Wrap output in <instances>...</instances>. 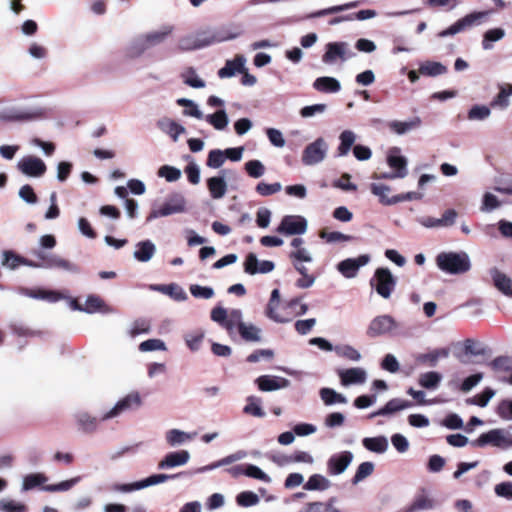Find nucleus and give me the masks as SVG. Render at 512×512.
Listing matches in <instances>:
<instances>
[{"label": "nucleus", "instance_id": "obj_4", "mask_svg": "<svg viewBox=\"0 0 512 512\" xmlns=\"http://www.w3.org/2000/svg\"><path fill=\"white\" fill-rule=\"evenodd\" d=\"M236 35L224 29L218 30H200L194 35L192 49L203 48L212 44L220 43L233 39Z\"/></svg>", "mask_w": 512, "mask_h": 512}, {"label": "nucleus", "instance_id": "obj_42", "mask_svg": "<svg viewBox=\"0 0 512 512\" xmlns=\"http://www.w3.org/2000/svg\"><path fill=\"white\" fill-rule=\"evenodd\" d=\"M320 397L325 405H333L335 403H346L345 396L336 392L332 388H322L320 390Z\"/></svg>", "mask_w": 512, "mask_h": 512}, {"label": "nucleus", "instance_id": "obj_59", "mask_svg": "<svg viewBox=\"0 0 512 512\" xmlns=\"http://www.w3.org/2000/svg\"><path fill=\"white\" fill-rule=\"evenodd\" d=\"M158 176L164 177L168 182H174L181 177V171L173 166L163 165L158 170Z\"/></svg>", "mask_w": 512, "mask_h": 512}, {"label": "nucleus", "instance_id": "obj_12", "mask_svg": "<svg viewBox=\"0 0 512 512\" xmlns=\"http://www.w3.org/2000/svg\"><path fill=\"white\" fill-rule=\"evenodd\" d=\"M397 327L394 318L390 315H381L375 317L369 324L367 329V335L371 338H375L386 333L391 332Z\"/></svg>", "mask_w": 512, "mask_h": 512}, {"label": "nucleus", "instance_id": "obj_16", "mask_svg": "<svg viewBox=\"0 0 512 512\" xmlns=\"http://www.w3.org/2000/svg\"><path fill=\"white\" fill-rule=\"evenodd\" d=\"M369 261V255L363 254L357 258H347L341 261L337 268L344 277L353 278L357 275L359 268L365 266Z\"/></svg>", "mask_w": 512, "mask_h": 512}, {"label": "nucleus", "instance_id": "obj_2", "mask_svg": "<svg viewBox=\"0 0 512 512\" xmlns=\"http://www.w3.org/2000/svg\"><path fill=\"white\" fill-rule=\"evenodd\" d=\"M440 270L449 274H463L470 270L471 263L465 252H442L436 257Z\"/></svg>", "mask_w": 512, "mask_h": 512}, {"label": "nucleus", "instance_id": "obj_47", "mask_svg": "<svg viewBox=\"0 0 512 512\" xmlns=\"http://www.w3.org/2000/svg\"><path fill=\"white\" fill-rule=\"evenodd\" d=\"M156 290L169 295L175 300H184L186 299V294L184 290L175 283L168 284V285H159L155 288Z\"/></svg>", "mask_w": 512, "mask_h": 512}, {"label": "nucleus", "instance_id": "obj_51", "mask_svg": "<svg viewBox=\"0 0 512 512\" xmlns=\"http://www.w3.org/2000/svg\"><path fill=\"white\" fill-rule=\"evenodd\" d=\"M359 5V1H353L342 5H336L329 8L319 10L311 15V17H322L325 15L335 14L341 11H345L351 8H355Z\"/></svg>", "mask_w": 512, "mask_h": 512}, {"label": "nucleus", "instance_id": "obj_45", "mask_svg": "<svg viewBox=\"0 0 512 512\" xmlns=\"http://www.w3.org/2000/svg\"><path fill=\"white\" fill-rule=\"evenodd\" d=\"M242 323L243 320L241 311L238 309H234L228 314L222 327H224L229 334H232L235 329L238 330Z\"/></svg>", "mask_w": 512, "mask_h": 512}, {"label": "nucleus", "instance_id": "obj_20", "mask_svg": "<svg viewBox=\"0 0 512 512\" xmlns=\"http://www.w3.org/2000/svg\"><path fill=\"white\" fill-rule=\"evenodd\" d=\"M289 380L279 376L263 375L258 377V389L261 391H274L286 388Z\"/></svg>", "mask_w": 512, "mask_h": 512}, {"label": "nucleus", "instance_id": "obj_36", "mask_svg": "<svg viewBox=\"0 0 512 512\" xmlns=\"http://www.w3.org/2000/svg\"><path fill=\"white\" fill-rule=\"evenodd\" d=\"M155 250V245L150 240L141 241L137 244L134 257L140 262H147L153 257Z\"/></svg>", "mask_w": 512, "mask_h": 512}, {"label": "nucleus", "instance_id": "obj_48", "mask_svg": "<svg viewBox=\"0 0 512 512\" xmlns=\"http://www.w3.org/2000/svg\"><path fill=\"white\" fill-rule=\"evenodd\" d=\"M206 121L217 130H223L228 124L227 114L224 110H218L213 114L207 115Z\"/></svg>", "mask_w": 512, "mask_h": 512}, {"label": "nucleus", "instance_id": "obj_30", "mask_svg": "<svg viewBox=\"0 0 512 512\" xmlns=\"http://www.w3.org/2000/svg\"><path fill=\"white\" fill-rule=\"evenodd\" d=\"M433 507L434 500L422 493L417 495L409 506L401 509L399 512H418L421 510H429Z\"/></svg>", "mask_w": 512, "mask_h": 512}, {"label": "nucleus", "instance_id": "obj_28", "mask_svg": "<svg viewBox=\"0 0 512 512\" xmlns=\"http://www.w3.org/2000/svg\"><path fill=\"white\" fill-rule=\"evenodd\" d=\"M313 88L322 93H336L340 91L339 81L333 77H319L313 83Z\"/></svg>", "mask_w": 512, "mask_h": 512}, {"label": "nucleus", "instance_id": "obj_35", "mask_svg": "<svg viewBox=\"0 0 512 512\" xmlns=\"http://www.w3.org/2000/svg\"><path fill=\"white\" fill-rule=\"evenodd\" d=\"M512 95V84L500 85L499 93L493 98L491 107H499L501 109L509 106V96Z\"/></svg>", "mask_w": 512, "mask_h": 512}, {"label": "nucleus", "instance_id": "obj_15", "mask_svg": "<svg viewBox=\"0 0 512 512\" xmlns=\"http://www.w3.org/2000/svg\"><path fill=\"white\" fill-rule=\"evenodd\" d=\"M324 157L325 142L322 138H318L304 149L302 162L306 165H314L322 161Z\"/></svg>", "mask_w": 512, "mask_h": 512}, {"label": "nucleus", "instance_id": "obj_38", "mask_svg": "<svg viewBox=\"0 0 512 512\" xmlns=\"http://www.w3.org/2000/svg\"><path fill=\"white\" fill-rule=\"evenodd\" d=\"M329 487L330 481L321 474L311 475L308 481L303 485V488L308 491H324Z\"/></svg>", "mask_w": 512, "mask_h": 512}, {"label": "nucleus", "instance_id": "obj_9", "mask_svg": "<svg viewBox=\"0 0 512 512\" xmlns=\"http://www.w3.org/2000/svg\"><path fill=\"white\" fill-rule=\"evenodd\" d=\"M185 211V200L182 196H176L167 202H165L158 209H152L147 216V221H152L153 219L159 217H165L176 213H181Z\"/></svg>", "mask_w": 512, "mask_h": 512}, {"label": "nucleus", "instance_id": "obj_26", "mask_svg": "<svg viewBox=\"0 0 512 512\" xmlns=\"http://www.w3.org/2000/svg\"><path fill=\"white\" fill-rule=\"evenodd\" d=\"M297 512H341L334 506V500L305 503Z\"/></svg>", "mask_w": 512, "mask_h": 512}, {"label": "nucleus", "instance_id": "obj_62", "mask_svg": "<svg viewBox=\"0 0 512 512\" xmlns=\"http://www.w3.org/2000/svg\"><path fill=\"white\" fill-rule=\"evenodd\" d=\"M494 395L495 391L487 387L481 393L475 395L472 398L471 403L480 407H485Z\"/></svg>", "mask_w": 512, "mask_h": 512}, {"label": "nucleus", "instance_id": "obj_32", "mask_svg": "<svg viewBox=\"0 0 512 512\" xmlns=\"http://www.w3.org/2000/svg\"><path fill=\"white\" fill-rule=\"evenodd\" d=\"M77 424L79 426V429L82 430L84 433H92L96 431L98 424L101 420L91 416L90 414L83 412L79 413L76 416Z\"/></svg>", "mask_w": 512, "mask_h": 512}, {"label": "nucleus", "instance_id": "obj_49", "mask_svg": "<svg viewBox=\"0 0 512 512\" xmlns=\"http://www.w3.org/2000/svg\"><path fill=\"white\" fill-rule=\"evenodd\" d=\"M341 143L338 147L339 155L344 156L348 154L352 145L355 142V134L350 130H345L340 135Z\"/></svg>", "mask_w": 512, "mask_h": 512}, {"label": "nucleus", "instance_id": "obj_17", "mask_svg": "<svg viewBox=\"0 0 512 512\" xmlns=\"http://www.w3.org/2000/svg\"><path fill=\"white\" fill-rule=\"evenodd\" d=\"M353 459L350 451H343L332 455L327 462V469L331 475H339L343 473Z\"/></svg>", "mask_w": 512, "mask_h": 512}, {"label": "nucleus", "instance_id": "obj_44", "mask_svg": "<svg viewBox=\"0 0 512 512\" xmlns=\"http://www.w3.org/2000/svg\"><path fill=\"white\" fill-rule=\"evenodd\" d=\"M226 472L234 478L246 475L251 478H256V466L239 464L226 469Z\"/></svg>", "mask_w": 512, "mask_h": 512}, {"label": "nucleus", "instance_id": "obj_21", "mask_svg": "<svg viewBox=\"0 0 512 512\" xmlns=\"http://www.w3.org/2000/svg\"><path fill=\"white\" fill-rule=\"evenodd\" d=\"M275 461L281 465H290L294 463H307L312 464L313 463V457L305 451H294L290 454H280L275 458Z\"/></svg>", "mask_w": 512, "mask_h": 512}, {"label": "nucleus", "instance_id": "obj_14", "mask_svg": "<svg viewBox=\"0 0 512 512\" xmlns=\"http://www.w3.org/2000/svg\"><path fill=\"white\" fill-rule=\"evenodd\" d=\"M492 445L495 447L512 446V439H507L502 430L493 429L486 433L481 434L476 440L472 442L473 446L483 447L485 445Z\"/></svg>", "mask_w": 512, "mask_h": 512}, {"label": "nucleus", "instance_id": "obj_33", "mask_svg": "<svg viewBox=\"0 0 512 512\" xmlns=\"http://www.w3.org/2000/svg\"><path fill=\"white\" fill-rule=\"evenodd\" d=\"M3 265H6V266L10 267L11 269H15V268H17L20 265H27V266L35 267V268H39V266H40V265H38L37 263H35V262L31 261V260H28V259H26L24 257L19 256V255H16L12 251H5L4 252Z\"/></svg>", "mask_w": 512, "mask_h": 512}, {"label": "nucleus", "instance_id": "obj_61", "mask_svg": "<svg viewBox=\"0 0 512 512\" xmlns=\"http://www.w3.org/2000/svg\"><path fill=\"white\" fill-rule=\"evenodd\" d=\"M491 111L487 106L474 105L468 111L469 120H484L490 115Z\"/></svg>", "mask_w": 512, "mask_h": 512}, {"label": "nucleus", "instance_id": "obj_24", "mask_svg": "<svg viewBox=\"0 0 512 512\" xmlns=\"http://www.w3.org/2000/svg\"><path fill=\"white\" fill-rule=\"evenodd\" d=\"M343 385L361 384L366 380V373L362 368H349L339 373Z\"/></svg>", "mask_w": 512, "mask_h": 512}, {"label": "nucleus", "instance_id": "obj_11", "mask_svg": "<svg viewBox=\"0 0 512 512\" xmlns=\"http://www.w3.org/2000/svg\"><path fill=\"white\" fill-rule=\"evenodd\" d=\"M299 297L293 298L284 304H279L276 309L268 310V317L280 323H286L295 318L294 309L298 306Z\"/></svg>", "mask_w": 512, "mask_h": 512}, {"label": "nucleus", "instance_id": "obj_27", "mask_svg": "<svg viewBox=\"0 0 512 512\" xmlns=\"http://www.w3.org/2000/svg\"><path fill=\"white\" fill-rule=\"evenodd\" d=\"M449 355V349L439 348L428 353L419 354L416 357V362L419 364H425L430 367H435L440 358H446Z\"/></svg>", "mask_w": 512, "mask_h": 512}, {"label": "nucleus", "instance_id": "obj_29", "mask_svg": "<svg viewBox=\"0 0 512 512\" xmlns=\"http://www.w3.org/2000/svg\"><path fill=\"white\" fill-rule=\"evenodd\" d=\"M370 190L375 196L379 197V202L383 205H393L397 203V195L388 197L391 188L385 184L372 183Z\"/></svg>", "mask_w": 512, "mask_h": 512}, {"label": "nucleus", "instance_id": "obj_31", "mask_svg": "<svg viewBox=\"0 0 512 512\" xmlns=\"http://www.w3.org/2000/svg\"><path fill=\"white\" fill-rule=\"evenodd\" d=\"M422 121L419 117H414L409 121H392L388 124L391 131L398 135L405 134L413 129L420 127Z\"/></svg>", "mask_w": 512, "mask_h": 512}, {"label": "nucleus", "instance_id": "obj_22", "mask_svg": "<svg viewBox=\"0 0 512 512\" xmlns=\"http://www.w3.org/2000/svg\"><path fill=\"white\" fill-rule=\"evenodd\" d=\"M245 59L241 55H236L233 60H227L225 66L218 71L220 78H228L234 76L236 73H243Z\"/></svg>", "mask_w": 512, "mask_h": 512}, {"label": "nucleus", "instance_id": "obj_54", "mask_svg": "<svg viewBox=\"0 0 512 512\" xmlns=\"http://www.w3.org/2000/svg\"><path fill=\"white\" fill-rule=\"evenodd\" d=\"M493 371H511L512 372V358L509 356H498L488 364Z\"/></svg>", "mask_w": 512, "mask_h": 512}, {"label": "nucleus", "instance_id": "obj_46", "mask_svg": "<svg viewBox=\"0 0 512 512\" xmlns=\"http://www.w3.org/2000/svg\"><path fill=\"white\" fill-rule=\"evenodd\" d=\"M387 162L389 166L396 171L397 177L402 178L407 174V161L405 157L390 155L388 156Z\"/></svg>", "mask_w": 512, "mask_h": 512}, {"label": "nucleus", "instance_id": "obj_1", "mask_svg": "<svg viewBox=\"0 0 512 512\" xmlns=\"http://www.w3.org/2000/svg\"><path fill=\"white\" fill-rule=\"evenodd\" d=\"M303 243L304 241L302 238H293L291 246L296 249L289 253V259L293 267L302 276L296 281V286L302 289L311 287L316 279L314 275L308 273V269L303 264V262H312L310 252L306 248L302 247Z\"/></svg>", "mask_w": 512, "mask_h": 512}, {"label": "nucleus", "instance_id": "obj_8", "mask_svg": "<svg viewBox=\"0 0 512 512\" xmlns=\"http://www.w3.org/2000/svg\"><path fill=\"white\" fill-rule=\"evenodd\" d=\"M170 33L171 29H167L164 31H155L147 34L142 40L138 41L131 47L130 55L132 57L139 56L145 50L163 42Z\"/></svg>", "mask_w": 512, "mask_h": 512}, {"label": "nucleus", "instance_id": "obj_10", "mask_svg": "<svg viewBox=\"0 0 512 512\" xmlns=\"http://www.w3.org/2000/svg\"><path fill=\"white\" fill-rule=\"evenodd\" d=\"M353 55L354 53L348 50V44L346 42H330L326 45V51L322 56V61L327 64H332L338 59L346 61Z\"/></svg>", "mask_w": 512, "mask_h": 512}, {"label": "nucleus", "instance_id": "obj_13", "mask_svg": "<svg viewBox=\"0 0 512 512\" xmlns=\"http://www.w3.org/2000/svg\"><path fill=\"white\" fill-rule=\"evenodd\" d=\"M18 169L26 176L41 177L45 174L47 167L42 159L36 156H26L18 164Z\"/></svg>", "mask_w": 512, "mask_h": 512}, {"label": "nucleus", "instance_id": "obj_60", "mask_svg": "<svg viewBox=\"0 0 512 512\" xmlns=\"http://www.w3.org/2000/svg\"><path fill=\"white\" fill-rule=\"evenodd\" d=\"M225 161L224 152L219 149L211 150L207 157V166L211 168H219Z\"/></svg>", "mask_w": 512, "mask_h": 512}, {"label": "nucleus", "instance_id": "obj_52", "mask_svg": "<svg viewBox=\"0 0 512 512\" xmlns=\"http://www.w3.org/2000/svg\"><path fill=\"white\" fill-rule=\"evenodd\" d=\"M505 35V31L502 28H494L485 32L483 36L482 46L485 50L491 49L492 45L490 42L501 40Z\"/></svg>", "mask_w": 512, "mask_h": 512}, {"label": "nucleus", "instance_id": "obj_34", "mask_svg": "<svg viewBox=\"0 0 512 512\" xmlns=\"http://www.w3.org/2000/svg\"><path fill=\"white\" fill-rule=\"evenodd\" d=\"M446 72L447 67L436 61H425L419 66V73L423 76L435 77Z\"/></svg>", "mask_w": 512, "mask_h": 512}, {"label": "nucleus", "instance_id": "obj_25", "mask_svg": "<svg viewBox=\"0 0 512 512\" xmlns=\"http://www.w3.org/2000/svg\"><path fill=\"white\" fill-rule=\"evenodd\" d=\"M411 405L412 403L409 401L402 400L399 398H393L389 400L384 407L372 413L370 417L389 415L400 410H403L405 408H408Z\"/></svg>", "mask_w": 512, "mask_h": 512}, {"label": "nucleus", "instance_id": "obj_57", "mask_svg": "<svg viewBox=\"0 0 512 512\" xmlns=\"http://www.w3.org/2000/svg\"><path fill=\"white\" fill-rule=\"evenodd\" d=\"M80 481V477H75L69 480L62 481L57 484H49L43 486V490L48 492H59V491H68L71 489L75 484H77Z\"/></svg>", "mask_w": 512, "mask_h": 512}, {"label": "nucleus", "instance_id": "obj_43", "mask_svg": "<svg viewBox=\"0 0 512 512\" xmlns=\"http://www.w3.org/2000/svg\"><path fill=\"white\" fill-rule=\"evenodd\" d=\"M441 379H442V376L440 373L435 372V371H430V372L422 373L420 375L419 384L423 388L434 389L439 385Z\"/></svg>", "mask_w": 512, "mask_h": 512}, {"label": "nucleus", "instance_id": "obj_37", "mask_svg": "<svg viewBox=\"0 0 512 512\" xmlns=\"http://www.w3.org/2000/svg\"><path fill=\"white\" fill-rule=\"evenodd\" d=\"M209 192L214 199L222 198L227 190V184L223 177H211L207 180Z\"/></svg>", "mask_w": 512, "mask_h": 512}, {"label": "nucleus", "instance_id": "obj_5", "mask_svg": "<svg viewBox=\"0 0 512 512\" xmlns=\"http://www.w3.org/2000/svg\"><path fill=\"white\" fill-rule=\"evenodd\" d=\"M491 13V11H480V12H473L470 13L463 18L456 21L453 25L448 27L445 30H442L439 32V37H447L455 35L463 30H465L468 27H471L473 25L479 24L486 16H488Z\"/></svg>", "mask_w": 512, "mask_h": 512}, {"label": "nucleus", "instance_id": "obj_7", "mask_svg": "<svg viewBox=\"0 0 512 512\" xmlns=\"http://www.w3.org/2000/svg\"><path fill=\"white\" fill-rule=\"evenodd\" d=\"M141 404L142 400L138 392L129 393L124 398L120 399L111 410L105 413L101 417V420L117 417L125 411L140 407Z\"/></svg>", "mask_w": 512, "mask_h": 512}, {"label": "nucleus", "instance_id": "obj_3", "mask_svg": "<svg viewBox=\"0 0 512 512\" xmlns=\"http://www.w3.org/2000/svg\"><path fill=\"white\" fill-rule=\"evenodd\" d=\"M370 285L384 299L390 298L396 286V278L388 268H377L370 280Z\"/></svg>", "mask_w": 512, "mask_h": 512}, {"label": "nucleus", "instance_id": "obj_23", "mask_svg": "<svg viewBox=\"0 0 512 512\" xmlns=\"http://www.w3.org/2000/svg\"><path fill=\"white\" fill-rule=\"evenodd\" d=\"M494 286L504 295L512 297V280L497 268L490 272Z\"/></svg>", "mask_w": 512, "mask_h": 512}, {"label": "nucleus", "instance_id": "obj_40", "mask_svg": "<svg viewBox=\"0 0 512 512\" xmlns=\"http://www.w3.org/2000/svg\"><path fill=\"white\" fill-rule=\"evenodd\" d=\"M186 475H188V472H184V471L176 473V474H154V475L147 477L146 479L141 480L139 486L142 488H146L148 486L160 484L167 480L179 478L181 476H186Z\"/></svg>", "mask_w": 512, "mask_h": 512}, {"label": "nucleus", "instance_id": "obj_19", "mask_svg": "<svg viewBox=\"0 0 512 512\" xmlns=\"http://www.w3.org/2000/svg\"><path fill=\"white\" fill-rule=\"evenodd\" d=\"M190 459V454L187 450H179L175 452H169L165 457L158 463L159 469H169L173 467L183 466Z\"/></svg>", "mask_w": 512, "mask_h": 512}, {"label": "nucleus", "instance_id": "obj_6", "mask_svg": "<svg viewBox=\"0 0 512 512\" xmlns=\"http://www.w3.org/2000/svg\"><path fill=\"white\" fill-rule=\"evenodd\" d=\"M307 230V221L300 215H286L282 218L277 232L285 235H301Z\"/></svg>", "mask_w": 512, "mask_h": 512}, {"label": "nucleus", "instance_id": "obj_63", "mask_svg": "<svg viewBox=\"0 0 512 512\" xmlns=\"http://www.w3.org/2000/svg\"><path fill=\"white\" fill-rule=\"evenodd\" d=\"M494 492L498 497L512 500V481H504L496 484Z\"/></svg>", "mask_w": 512, "mask_h": 512}, {"label": "nucleus", "instance_id": "obj_18", "mask_svg": "<svg viewBox=\"0 0 512 512\" xmlns=\"http://www.w3.org/2000/svg\"><path fill=\"white\" fill-rule=\"evenodd\" d=\"M37 256L41 260V263H37L40 265L39 267L58 268L67 271L75 270V266L70 261L63 259L59 255L39 252L37 253Z\"/></svg>", "mask_w": 512, "mask_h": 512}, {"label": "nucleus", "instance_id": "obj_39", "mask_svg": "<svg viewBox=\"0 0 512 512\" xmlns=\"http://www.w3.org/2000/svg\"><path fill=\"white\" fill-rule=\"evenodd\" d=\"M363 446L375 453H384L388 448V441L384 436L364 438Z\"/></svg>", "mask_w": 512, "mask_h": 512}, {"label": "nucleus", "instance_id": "obj_64", "mask_svg": "<svg viewBox=\"0 0 512 512\" xmlns=\"http://www.w3.org/2000/svg\"><path fill=\"white\" fill-rule=\"evenodd\" d=\"M496 413L501 419H512V400H502L497 406Z\"/></svg>", "mask_w": 512, "mask_h": 512}, {"label": "nucleus", "instance_id": "obj_58", "mask_svg": "<svg viewBox=\"0 0 512 512\" xmlns=\"http://www.w3.org/2000/svg\"><path fill=\"white\" fill-rule=\"evenodd\" d=\"M374 471V464L372 462H363L361 463L352 478V483L357 484L362 481L366 477L370 476Z\"/></svg>", "mask_w": 512, "mask_h": 512}, {"label": "nucleus", "instance_id": "obj_50", "mask_svg": "<svg viewBox=\"0 0 512 512\" xmlns=\"http://www.w3.org/2000/svg\"><path fill=\"white\" fill-rule=\"evenodd\" d=\"M48 480L47 476L42 473H32L24 477L23 490H31L36 486L43 485Z\"/></svg>", "mask_w": 512, "mask_h": 512}, {"label": "nucleus", "instance_id": "obj_41", "mask_svg": "<svg viewBox=\"0 0 512 512\" xmlns=\"http://www.w3.org/2000/svg\"><path fill=\"white\" fill-rule=\"evenodd\" d=\"M457 212L454 209L446 210L440 219L428 218L424 223L427 227L451 226L454 224Z\"/></svg>", "mask_w": 512, "mask_h": 512}, {"label": "nucleus", "instance_id": "obj_55", "mask_svg": "<svg viewBox=\"0 0 512 512\" xmlns=\"http://www.w3.org/2000/svg\"><path fill=\"white\" fill-rule=\"evenodd\" d=\"M183 81L186 85L193 88H203L205 87V82L201 78L198 77L194 68L190 67L186 70V72L182 75Z\"/></svg>", "mask_w": 512, "mask_h": 512}, {"label": "nucleus", "instance_id": "obj_56", "mask_svg": "<svg viewBox=\"0 0 512 512\" xmlns=\"http://www.w3.org/2000/svg\"><path fill=\"white\" fill-rule=\"evenodd\" d=\"M26 295L33 297L48 300L50 302H56L62 298L61 294L56 291H46V290H27Z\"/></svg>", "mask_w": 512, "mask_h": 512}, {"label": "nucleus", "instance_id": "obj_53", "mask_svg": "<svg viewBox=\"0 0 512 512\" xmlns=\"http://www.w3.org/2000/svg\"><path fill=\"white\" fill-rule=\"evenodd\" d=\"M105 307V302L99 296L89 295L86 299L83 311L87 313H95L98 311H104Z\"/></svg>", "mask_w": 512, "mask_h": 512}]
</instances>
